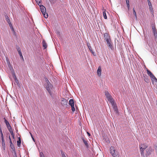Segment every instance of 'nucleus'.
Segmentation results:
<instances>
[{
    "label": "nucleus",
    "instance_id": "nucleus-1",
    "mask_svg": "<svg viewBox=\"0 0 157 157\" xmlns=\"http://www.w3.org/2000/svg\"><path fill=\"white\" fill-rule=\"evenodd\" d=\"M46 83L45 84V87L46 90L49 93L51 96H52V86L49 81L48 79L47 78L45 79Z\"/></svg>",
    "mask_w": 157,
    "mask_h": 157
},
{
    "label": "nucleus",
    "instance_id": "nucleus-2",
    "mask_svg": "<svg viewBox=\"0 0 157 157\" xmlns=\"http://www.w3.org/2000/svg\"><path fill=\"white\" fill-rule=\"evenodd\" d=\"M40 7V9L44 17L45 18L48 17V15L46 13V10L45 7L43 5H39Z\"/></svg>",
    "mask_w": 157,
    "mask_h": 157
},
{
    "label": "nucleus",
    "instance_id": "nucleus-3",
    "mask_svg": "<svg viewBox=\"0 0 157 157\" xmlns=\"http://www.w3.org/2000/svg\"><path fill=\"white\" fill-rule=\"evenodd\" d=\"M147 71L148 75L150 77L151 80L153 81L157 82V79L155 76L152 74L151 72L148 69H147Z\"/></svg>",
    "mask_w": 157,
    "mask_h": 157
},
{
    "label": "nucleus",
    "instance_id": "nucleus-4",
    "mask_svg": "<svg viewBox=\"0 0 157 157\" xmlns=\"http://www.w3.org/2000/svg\"><path fill=\"white\" fill-rule=\"evenodd\" d=\"M147 147V146L145 144H141L140 145L141 154L142 156H143L144 157H145L144 151Z\"/></svg>",
    "mask_w": 157,
    "mask_h": 157
},
{
    "label": "nucleus",
    "instance_id": "nucleus-5",
    "mask_svg": "<svg viewBox=\"0 0 157 157\" xmlns=\"http://www.w3.org/2000/svg\"><path fill=\"white\" fill-rule=\"evenodd\" d=\"M110 151L111 155L113 157H119V155L115 152V149L114 147L111 146L110 148Z\"/></svg>",
    "mask_w": 157,
    "mask_h": 157
},
{
    "label": "nucleus",
    "instance_id": "nucleus-6",
    "mask_svg": "<svg viewBox=\"0 0 157 157\" xmlns=\"http://www.w3.org/2000/svg\"><path fill=\"white\" fill-rule=\"evenodd\" d=\"M105 95L106 96V97L109 101V100H110L111 99L113 98L112 96L111 95L109 94V92L107 91H105Z\"/></svg>",
    "mask_w": 157,
    "mask_h": 157
},
{
    "label": "nucleus",
    "instance_id": "nucleus-7",
    "mask_svg": "<svg viewBox=\"0 0 157 157\" xmlns=\"http://www.w3.org/2000/svg\"><path fill=\"white\" fill-rule=\"evenodd\" d=\"M109 101L110 102L114 108L115 109L117 108V106L113 98L111 99L110 100H109Z\"/></svg>",
    "mask_w": 157,
    "mask_h": 157
},
{
    "label": "nucleus",
    "instance_id": "nucleus-8",
    "mask_svg": "<svg viewBox=\"0 0 157 157\" xmlns=\"http://www.w3.org/2000/svg\"><path fill=\"white\" fill-rule=\"evenodd\" d=\"M108 46L109 48L112 49L113 48V44L111 41V40H106Z\"/></svg>",
    "mask_w": 157,
    "mask_h": 157
},
{
    "label": "nucleus",
    "instance_id": "nucleus-9",
    "mask_svg": "<svg viewBox=\"0 0 157 157\" xmlns=\"http://www.w3.org/2000/svg\"><path fill=\"white\" fill-rule=\"evenodd\" d=\"M12 76L14 79L15 82L16 83L17 85L19 84L17 78L14 72H13L12 73Z\"/></svg>",
    "mask_w": 157,
    "mask_h": 157
},
{
    "label": "nucleus",
    "instance_id": "nucleus-10",
    "mask_svg": "<svg viewBox=\"0 0 157 157\" xmlns=\"http://www.w3.org/2000/svg\"><path fill=\"white\" fill-rule=\"evenodd\" d=\"M101 66H99L97 71V73L98 76L100 77L101 75Z\"/></svg>",
    "mask_w": 157,
    "mask_h": 157
},
{
    "label": "nucleus",
    "instance_id": "nucleus-11",
    "mask_svg": "<svg viewBox=\"0 0 157 157\" xmlns=\"http://www.w3.org/2000/svg\"><path fill=\"white\" fill-rule=\"evenodd\" d=\"M67 99L63 98L61 101V103L63 105H65L67 104Z\"/></svg>",
    "mask_w": 157,
    "mask_h": 157
},
{
    "label": "nucleus",
    "instance_id": "nucleus-12",
    "mask_svg": "<svg viewBox=\"0 0 157 157\" xmlns=\"http://www.w3.org/2000/svg\"><path fill=\"white\" fill-rule=\"evenodd\" d=\"M152 29L154 33V35L155 37H156L157 36V32L155 27L154 26H152Z\"/></svg>",
    "mask_w": 157,
    "mask_h": 157
},
{
    "label": "nucleus",
    "instance_id": "nucleus-13",
    "mask_svg": "<svg viewBox=\"0 0 157 157\" xmlns=\"http://www.w3.org/2000/svg\"><path fill=\"white\" fill-rule=\"evenodd\" d=\"M104 37L105 39H110V37L109 34L107 33L104 34Z\"/></svg>",
    "mask_w": 157,
    "mask_h": 157
},
{
    "label": "nucleus",
    "instance_id": "nucleus-14",
    "mask_svg": "<svg viewBox=\"0 0 157 157\" xmlns=\"http://www.w3.org/2000/svg\"><path fill=\"white\" fill-rule=\"evenodd\" d=\"M42 44L43 47L44 48V49H45L47 47V44L44 40H43L42 41Z\"/></svg>",
    "mask_w": 157,
    "mask_h": 157
},
{
    "label": "nucleus",
    "instance_id": "nucleus-15",
    "mask_svg": "<svg viewBox=\"0 0 157 157\" xmlns=\"http://www.w3.org/2000/svg\"><path fill=\"white\" fill-rule=\"evenodd\" d=\"M69 104L71 106H74V101L73 99H71L69 101Z\"/></svg>",
    "mask_w": 157,
    "mask_h": 157
},
{
    "label": "nucleus",
    "instance_id": "nucleus-16",
    "mask_svg": "<svg viewBox=\"0 0 157 157\" xmlns=\"http://www.w3.org/2000/svg\"><path fill=\"white\" fill-rule=\"evenodd\" d=\"M4 119L5 123L6 124L7 127L9 126H10L9 122L5 119V118H4Z\"/></svg>",
    "mask_w": 157,
    "mask_h": 157
},
{
    "label": "nucleus",
    "instance_id": "nucleus-17",
    "mask_svg": "<svg viewBox=\"0 0 157 157\" xmlns=\"http://www.w3.org/2000/svg\"><path fill=\"white\" fill-rule=\"evenodd\" d=\"M82 140L86 147H88L89 145L88 144V141L85 140L84 138H82Z\"/></svg>",
    "mask_w": 157,
    "mask_h": 157
},
{
    "label": "nucleus",
    "instance_id": "nucleus-18",
    "mask_svg": "<svg viewBox=\"0 0 157 157\" xmlns=\"http://www.w3.org/2000/svg\"><path fill=\"white\" fill-rule=\"evenodd\" d=\"M21 139L20 137H19L18 138V140L17 141V145L18 147H20L21 144Z\"/></svg>",
    "mask_w": 157,
    "mask_h": 157
},
{
    "label": "nucleus",
    "instance_id": "nucleus-19",
    "mask_svg": "<svg viewBox=\"0 0 157 157\" xmlns=\"http://www.w3.org/2000/svg\"><path fill=\"white\" fill-rule=\"evenodd\" d=\"M144 80L146 82H147V83L149 82L150 80H149V79L148 78L147 76H144Z\"/></svg>",
    "mask_w": 157,
    "mask_h": 157
},
{
    "label": "nucleus",
    "instance_id": "nucleus-20",
    "mask_svg": "<svg viewBox=\"0 0 157 157\" xmlns=\"http://www.w3.org/2000/svg\"><path fill=\"white\" fill-rule=\"evenodd\" d=\"M5 17H6V21L8 23V24H10V23H11L10 22V20L8 16H6Z\"/></svg>",
    "mask_w": 157,
    "mask_h": 157
},
{
    "label": "nucleus",
    "instance_id": "nucleus-21",
    "mask_svg": "<svg viewBox=\"0 0 157 157\" xmlns=\"http://www.w3.org/2000/svg\"><path fill=\"white\" fill-rule=\"evenodd\" d=\"M103 15L104 18L105 19H106L107 18V17L106 16V14L105 13V10H104L103 12Z\"/></svg>",
    "mask_w": 157,
    "mask_h": 157
},
{
    "label": "nucleus",
    "instance_id": "nucleus-22",
    "mask_svg": "<svg viewBox=\"0 0 157 157\" xmlns=\"http://www.w3.org/2000/svg\"><path fill=\"white\" fill-rule=\"evenodd\" d=\"M2 144L3 147L5 148V143L4 141V139H2Z\"/></svg>",
    "mask_w": 157,
    "mask_h": 157
},
{
    "label": "nucleus",
    "instance_id": "nucleus-23",
    "mask_svg": "<svg viewBox=\"0 0 157 157\" xmlns=\"http://www.w3.org/2000/svg\"><path fill=\"white\" fill-rule=\"evenodd\" d=\"M133 14L135 16V18L136 19H137V17L136 14V13L134 10V8H133Z\"/></svg>",
    "mask_w": 157,
    "mask_h": 157
},
{
    "label": "nucleus",
    "instance_id": "nucleus-24",
    "mask_svg": "<svg viewBox=\"0 0 157 157\" xmlns=\"http://www.w3.org/2000/svg\"><path fill=\"white\" fill-rule=\"evenodd\" d=\"M9 26L10 28V29H11V30L13 31H14V29H13V28L11 24V23H10V24H9Z\"/></svg>",
    "mask_w": 157,
    "mask_h": 157
},
{
    "label": "nucleus",
    "instance_id": "nucleus-25",
    "mask_svg": "<svg viewBox=\"0 0 157 157\" xmlns=\"http://www.w3.org/2000/svg\"><path fill=\"white\" fill-rule=\"evenodd\" d=\"M149 8L150 11L152 13H154V10L153 9L152 6L149 7Z\"/></svg>",
    "mask_w": 157,
    "mask_h": 157
},
{
    "label": "nucleus",
    "instance_id": "nucleus-26",
    "mask_svg": "<svg viewBox=\"0 0 157 157\" xmlns=\"http://www.w3.org/2000/svg\"><path fill=\"white\" fill-rule=\"evenodd\" d=\"M147 152L146 154V156L150 154V152L149 151V150L148 149H146Z\"/></svg>",
    "mask_w": 157,
    "mask_h": 157
},
{
    "label": "nucleus",
    "instance_id": "nucleus-27",
    "mask_svg": "<svg viewBox=\"0 0 157 157\" xmlns=\"http://www.w3.org/2000/svg\"><path fill=\"white\" fill-rule=\"evenodd\" d=\"M88 47V48H89V49L90 50V51L91 52V53H92L94 54V52H93V51L92 50V48L91 47V46H89Z\"/></svg>",
    "mask_w": 157,
    "mask_h": 157
},
{
    "label": "nucleus",
    "instance_id": "nucleus-28",
    "mask_svg": "<svg viewBox=\"0 0 157 157\" xmlns=\"http://www.w3.org/2000/svg\"><path fill=\"white\" fill-rule=\"evenodd\" d=\"M36 2L38 3V4L39 5V3H40V2L41 1V0H35Z\"/></svg>",
    "mask_w": 157,
    "mask_h": 157
},
{
    "label": "nucleus",
    "instance_id": "nucleus-29",
    "mask_svg": "<svg viewBox=\"0 0 157 157\" xmlns=\"http://www.w3.org/2000/svg\"><path fill=\"white\" fill-rule=\"evenodd\" d=\"M17 51L18 52H21V50L19 47H17Z\"/></svg>",
    "mask_w": 157,
    "mask_h": 157
},
{
    "label": "nucleus",
    "instance_id": "nucleus-30",
    "mask_svg": "<svg viewBox=\"0 0 157 157\" xmlns=\"http://www.w3.org/2000/svg\"><path fill=\"white\" fill-rule=\"evenodd\" d=\"M71 107L72 110V111L73 112H74L75 110V108L74 107V106H71Z\"/></svg>",
    "mask_w": 157,
    "mask_h": 157
},
{
    "label": "nucleus",
    "instance_id": "nucleus-31",
    "mask_svg": "<svg viewBox=\"0 0 157 157\" xmlns=\"http://www.w3.org/2000/svg\"><path fill=\"white\" fill-rule=\"evenodd\" d=\"M148 5L149 7H150L152 6V4H151V2H148Z\"/></svg>",
    "mask_w": 157,
    "mask_h": 157
},
{
    "label": "nucleus",
    "instance_id": "nucleus-32",
    "mask_svg": "<svg viewBox=\"0 0 157 157\" xmlns=\"http://www.w3.org/2000/svg\"><path fill=\"white\" fill-rule=\"evenodd\" d=\"M40 157H44V155L43 154L42 152H41L40 153Z\"/></svg>",
    "mask_w": 157,
    "mask_h": 157
},
{
    "label": "nucleus",
    "instance_id": "nucleus-33",
    "mask_svg": "<svg viewBox=\"0 0 157 157\" xmlns=\"http://www.w3.org/2000/svg\"><path fill=\"white\" fill-rule=\"evenodd\" d=\"M0 133L1 134V137H2V140L4 139L3 136V134L2 132H1Z\"/></svg>",
    "mask_w": 157,
    "mask_h": 157
},
{
    "label": "nucleus",
    "instance_id": "nucleus-34",
    "mask_svg": "<svg viewBox=\"0 0 157 157\" xmlns=\"http://www.w3.org/2000/svg\"><path fill=\"white\" fill-rule=\"evenodd\" d=\"M61 153H62V157H66V156L65 155L64 153L63 152H62Z\"/></svg>",
    "mask_w": 157,
    "mask_h": 157
},
{
    "label": "nucleus",
    "instance_id": "nucleus-35",
    "mask_svg": "<svg viewBox=\"0 0 157 157\" xmlns=\"http://www.w3.org/2000/svg\"><path fill=\"white\" fill-rule=\"evenodd\" d=\"M9 139H10V146H11V145L12 144V141L11 140V139H10V136H9Z\"/></svg>",
    "mask_w": 157,
    "mask_h": 157
},
{
    "label": "nucleus",
    "instance_id": "nucleus-36",
    "mask_svg": "<svg viewBox=\"0 0 157 157\" xmlns=\"http://www.w3.org/2000/svg\"><path fill=\"white\" fill-rule=\"evenodd\" d=\"M10 134L11 135L13 136L14 134H13V131H12L10 132Z\"/></svg>",
    "mask_w": 157,
    "mask_h": 157
},
{
    "label": "nucleus",
    "instance_id": "nucleus-37",
    "mask_svg": "<svg viewBox=\"0 0 157 157\" xmlns=\"http://www.w3.org/2000/svg\"><path fill=\"white\" fill-rule=\"evenodd\" d=\"M87 44L88 47L89 46H90V44L89 42H87Z\"/></svg>",
    "mask_w": 157,
    "mask_h": 157
},
{
    "label": "nucleus",
    "instance_id": "nucleus-38",
    "mask_svg": "<svg viewBox=\"0 0 157 157\" xmlns=\"http://www.w3.org/2000/svg\"><path fill=\"white\" fill-rule=\"evenodd\" d=\"M18 53H19L20 56H22V54L21 52H18Z\"/></svg>",
    "mask_w": 157,
    "mask_h": 157
},
{
    "label": "nucleus",
    "instance_id": "nucleus-39",
    "mask_svg": "<svg viewBox=\"0 0 157 157\" xmlns=\"http://www.w3.org/2000/svg\"><path fill=\"white\" fill-rule=\"evenodd\" d=\"M127 7L128 8V9H129V6H130L129 4V3L127 4Z\"/></svg>",
    "mask_w": 157,
    "mask_h": 157
},
{
    "label": "nucleus",
    "instance_id": "nucleus-40",
    "mask_svg": "<svg viewBox=\"0 0 157 157\" xmlns=\"http://www.w3.org/2000/svg\"><path fill=\"white\" fill-rule=\"evenodd\" d=\"M7 128L8 129H10L11 128H12V127H11V126H9V127H7Z\"/></svg>",
    "mask_w": 157,
    "mask_h": 157
},
{
    "label": "nucleus",
    "instance_id": "nucleus-41",
    "mask_svg": "<svg viewBox=\"0 0 157 157\" xmlns=\"http://www.w3.org/2000/svg\"><path fill=\"white\" fill-rule=\"evenodd\" d=\"M126 4L129 3V0H126Z\"/></svg>",
    "mask_w": 157,
    "mask_h": 157
},
{
    "label": "nucleus",
    "instance_id": "nucleus-42",
    "mask_svg": "<svg viewBox=\"0 0 157 157\" xmlns=\"http://www.w3.org/2000/svg\"><path fill=\"white\" fill-rule=\"evenodd\" d=\"M87 134L89 136H90V133L89 132H87Z\"/></svg>",
    "mask_w": 157,
    "mask_h": 157
},
{
    "label": "nucleus",
    "instance_id": "nucleus-43",
    "mask_svg": "<svg viewBox=\"0 0 157 157\" xmlns=\"http://www.w3.org/2000/svg\"><path fill=\"white\" fill-rule=\"evenodd\" d=\"M10 129H8L9 132H10L11 131H13L12 128Z\"/></svg>",
    "mask_w": 157,
    "mask_h": 157
},
{
    "label": "nucleus",
    "instance_id": "nucleus-44",
    "mask_svg": "<svg viewBox=\"0 0 157 157\" xmlns=\"http://www.w3.org/2000/svg\"><path fill=\"white\" fill-rule=\"evenodd\" d=\"M20 57H21V58L23 60L24 58H23V56H22H22H20Z\"/></svg>",
    "mask_w": 157,
    "mask_h": 157
},
{
    "label": "nucleus",
    "instance_id": "nucleus-45",
    "mask_svg": "<svg viewBox=\"0 0 157 157\" xmlns=\"http://www.w3.org/2000/svg\"><path fill=\"white\" fill-rule=\"evenodd\" d=\"M30 134L31 135V136L32 137H32H33V135H32V134L30 132Z\"/></svg>",
    "mask_w": 157,
    "mask_h": 157
},
{
    "label": "nucleus",
    "instance_id": "nucleus-46",
    "mask_svg": "<svg viewBox=\"0 0 157 157\" xmlns=\"http://www.w3.org/2000/svg\"><path fill=\"white\" fill-rule=\"evenodd\" d=\"M147 2L148 3V2H150V0H147Z\"/></svg>",
    "mask_w": 157,
    "mask_h": 157
},
{
    "label": "nucleus",
    "instance_id": "nucleus-47",
    "mask_svg": "<svg viewBox=\"0 0 157 157\" xmlns=\"http://www.w3.org/2000/svg\"><path fill=\"white\" fill-rule=\"evenodd\" d=\"M32 138L33 140L34 141V138H33V137H32Z\"/></svg>",
    "mask_w": 157,
    "mask_h": 157
},
{
    "label": "nucleus",
    "instance_id": "nucleus-48",
    "mask_svg": "<svg viewBox=\"0 0 157 157\" xmlns=\"http://www.w3.org/2000/svg\"><path fill=\"white\" fill-rule=\"evenodd\" d=\"M14 157H17V156H15Z\"/></svg>",
    "mask_w": 157,
    "mask_h": 157
}]
</instances>
